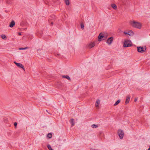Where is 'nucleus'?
Returning <instances> with one entry per match:
<instances>
[{"label":"nucleus","instance_id":"1","mask_svg":"<svg viewBox=\"0 0 150 150\" xmlns=\"http://www.w3.org/2000/svg\"><path fill=\"white\" fill-rule=\"evenodd\" d=\"M131 24L132 26L134 28H135L140 29L142 27L141 24L138 22H137L135 21H131Z\"/></svg>","mask_w":150,"mask_h":150},{"label":"nucleus","instance_id":"2","mask_svg":"<svg viewBox=\"0 0 150 150\" xmlns=\"http://www.w3.org/2000/svg\"><path fill=\"white\" fill-rule=\"evenodd\" d=\"M132 46V43L130 40H125L123 42V47H130Z\"/></svg>","mask_w":150,"mask_h":150},{"label":"nucleus","instance_id":"3","mask_svg":"<svg viewBox=\"0 0 150 150\" xmlns=\"http://www.w3.org/2000/svg\"><path fill=\"white\" fill-rule=\"evenodd\" d=\"M146 46H144V47L141 46L137 47V50L139 52H144L146 51Z\"/></svg>","mask_w":150,"mask_h":150},{"label":"nucleus","instance_id":"4","mask_svg":"<svg viewBox=\"0 0 150 150\" xmlns=\"http://www.w3.org/2000/svg\"><path fill=\"white\" fill-rule=\"evenodd\" d=\"M118 134L121 139H122L123 138L124 135V132L121 129H119L117 131Z\"/></svg>","mask_w":150,"mask_h":150},{"label":"nucleus","instance_id":"5","mask_svg":"<svg viewBox=\"0 0 150 150\" xmlns=\"http://www.w3.org/2000/svg\"><path fill=\"white\" fill-rule=\"evenodd\" d=\"M14 63L19 68H22L24 71H25L24 67L21 64L17 63L16 62H14Z\"/></svg>","mask_w":150,"mask_h":150},{"label":"nucleus","instance_id":"6","mask_svg":"<svg viewBox=\"0 0 150 150\" xmlns=\"http://www.w3.org/2000/svg\"><path fill=\"white\" fill-rule=\"evenodd\" d=\"M125 35H128L130 36H132L134 35V33L132 30L129 31L127 32L124 31L123 33Z\"/></svg>","mask_w":150,"mask_h":150},{"label":"nucleus","instance_id":"7","mask_svg":"<svg viewBox=\"0 0 150 150\" xmlns=\"http://www.w3.org/2000/svg\"><path fill=\"white\" fill-rule=\"evenodd\" d=\"M113 38L112 37H110L106 41V42L108 43L109 45H110L112 43L113 41Z\"/></svg>","mask_w":150,"mask_h":150},{"label":"nucleus","instance_id":"8","mask_svg":"<svg viewBox=\"0 0 150 150\" xmlns=\"http://www.w3.org/2000/svg\"><path fill=\"white\" fill-rule=\"evenodd\" d=\"M104 37V35L102 33H100L99 34L98 37V41H100L102 40V38Z\"/></svg>","mask_w":150,"mask_h":150},{"label":"nucleus","instance_id":"9","mask_svg":"<svg viewBox=\"0 0 150 150\" xmlns=\"http://www.w3.org/2000/svg\"><path fill=\"white\" fill-rule=\"evenodd\" d=\"M95 45V43L94 42H93L88 45V47L89 48H91L93 47Z\"/></svg>","mask_w":150,"mask_h":150},{"label":"nucleus","instance_id":"10","mask_svg":"<svg viewBox=\"0 0 150 150\" xmlns=\"http://www.w3.org/2000/svg\"><path fill=\"white\" fill-rule=\"evenodd\" d=\"M15 24V21L13 20L10 23L9 26L11 28L13 27Z\"/></svg>","mask_w":150,"mask_h":150},{"label":"nucleus","instance_id":"11","mask_svg":"<svg viewBox=\"0 0 150 150\" xmlns=\"http://www.w3.org/2000/svg\"><path fill=\"white\" fill-rule=\"evenodd\" d=\"M130 99V97L129 96H128L126 97V101L125 102V104H127L129 102Z\"/></svg>","mask_w":150,"mask_h":150},{"label":"nucleus","instance_id":"12","mask_svg":"<svg viewBox=\"0 0 150 150\" xmlns=\"http://www.w3.org/2000/svg\"><path fill=\"white\" fill-rule=\"evenodd\" d=\"M70 122L71 124V127H72L74 125V121L73 119H71L70 120Z\"/></svg>","mask_w":150,"mask_h":150},{"label":"nucleus","instance_id":"13","mask_svg":"<svg viewBox=\"0 0 150 150\" xmlns=\"http://www.w3.org/2000/svg\"><path fill=\"white\" fill-rule=\"evenodd\" d=\"M62 78H66L69 81L71 80V79L69 76L62 75Z\"/></svg>","mask_w":150,"mask_h":150},{"label":"nucleus","instance_id":"14","mask_svg":"<svg viewBox=\"0 0 150 150\" xmlns=\"http://www.w3.org/2000/svg\"><path fill=\"white\" fill-rule=\"evenodd\" d=\"M100 103V100H96V107L99 106Z\"/></svg>","mask_w":150,"mask_h":150},{"label":"nucleus","instance_id":"15","mask_svg":"<svg viewBox=\"0 0 150 150\" xmlns=\"http://www.w3.org/2000/svg\"><path fill=\"white\" fill-rule=\"evenodd\" d=\"M120 102V100H117L115 103L114 104V106H116V105H117Z\"/></svg>","mask_w":150,"mask_h":150},{"label":"nucleus","instance_id":"16","mask_svg":"<svg viewBox=\"0 0 150 150\" xmlns=\"http://www.w3.org/2000/svg\"><path fill=\"white\" fill-rule=\"evenodd\" d=\"M111 6L112 7V8L113 9H116L117 8V6L115 4H112V5H111Z\"/></svg>","mask_w":150,"mask_h":150},{"label":"nucleus","instance_id":"17","mask_svg":"<svg viewBox=\"0 0 150 150\" xmlns=\"http://www.w3.org/2000/svg\"><path fill=\"white\" fill-rule=\"evenodd\" d=\"M47 137L49 138L50 139L52 137V134L51 133H50L48 134Z\"/></svg>","mask_w":150,"mask_h":150},{"label":"nucleus","instance_id":"18","mask_svg":"<svg viewBox=\"0 0 150 150\" xmlns=\"http://www.w3.org/2000/svg\"><path fill=\"white\" fill-rule=\"evenodd\" d=\"M65 3L67 5H69V0H64Z\"/></svg>","mask_w":150,"mask_h":150},{"label":"nucleus","instance_id":"19","mask_svg":"<svg viewBox=\"0 0 150 150\" xmlns=\"http://www.w3.org/2000/svg\"><path fill=\"white\" fill-rule=\"evenodd\" d=\"M47 146L49 150H53V149L52 148L51 146L50 145L48 144Z\"/></svg>","mask_w":150,"mask_h":150},{"label":"nucleus","instance_id":"20","mask_svg":"<svg viewBox=\"0 0 150 150\" xmlns=\"http://www.w3.org/2000/svg\"><path fill=\"white\" fill-rule=\"evenodd\" d=\"M1 37L2 38L4 39H6V37L4 35H2L1 36Z\"/></svg>","mask_w":150,"mask_h":150},{"label":"nucleus","instance_id":"21","mask_svg":"<svg viewBox=\"0 0 150 150\" xmlns=\"http://www.w3.org/2000/svg\"><path fill=\"white\" fill-rule=\"evenodd\" d=\"M29 47H26L24 48H21L19 49V50H26V49L29 48Z\"/></svg>","mask_w":150,"mask_h":150},{"label":"nucleus","instance_id":"22","mask_svg":"<svg viewBox=\"0 0 150 150\" xmlns=\"http://www.w3.org/2000/svg\"><path fill=\"white\" fill-rule=\"evenodd\" d=\"M81 26L82 29H83L84 28V26L83 23H81Z\"/></svg>","mask_w":150,"mask_h":150},{"label":"nucleus","instance_id":"23","mask_svg":"<svg viewBox=\"0 0 150 150\" xmlns=\"http://www.w3.org/2000/svg\"><path fill=\"white\" fill-rule=\"evenodd\" d=\"M98 127L97 125H96L95 124H93L92 125V127L93 128H97Z\"/></svg>","mask_w":150,"mask_h":150},{"label":"nucleus","instance_id":"24","mask_svg":"<svg viewBox=\"0 0 150 150\" xmlns=\"http://www.w3.org/2000/svg\"><path fill=\"white\" fill-rule=\"evenodd\" d=\"M25 24V23L23 21H22L20 23V25L22 26H23Z\"/></svg>","mask_w":150,"mask_h":150},{"label":"nucleus","instance_id":"25","mask_svg":"<svg viewBox=\"0 0 150 150\" xmlns=\"http://www.w3.org/2000/svg\"><path fill=\"white\" fill-rule=\"evenodd\" d=\"M4 122L6 123L8 122V120L6 118H4Z\"/></svg>","mask_w":150,"mask_h":150},{"label":"nucleus","instance_id":"26","mask_svg":"<svg viewBox=\"0 0 150 150\" xmlns=\"http://www.w3.org/2000/svg\"><path fill=\"white\" fill-rule=\"evenodd\" d=\"M17 125V123L16 122H15L14 123V125L15 126V127L16 128V127Z\"/></svg>","mask_w":150,"mask_h":150},{"label":"nucleus","instance_id":"27","mask_svg":"<svg viewBox=\"0 0 150 150\" xmlns=\"http://www.w3.org/2000/svg\"><path fill=\"white\" fill-rule=\"evenodd\" d=\"M51 18H55V16L54 15H52L50 17Z\"/></svg>","mask_w":150,"mask_h":150},{"label":"nucleus","instance_id":"28","mask_svg":"<svg viewBox=\"0 0 150 150\" xmlns=\"http://www.w3.org/2000/svg\"><path fill=\"white\" fill-rule=\"evenodd\" d=\"M53 21H52L51 23V24L50 25H51V26H52V25H53Z\"/></svg>","mask_w":150,"mask_h":150},{"label":"nucleus","instance_id":"29","mask_svg":"<svg viewBox=\"0 0 150 150\" xmlns=\"http://www.w3.org/2000/svg\"><path fill=\"white\" fill-rule=\"evenodd\" d=\"M137 98H135V99H134V101L135 102H136V101H137Z\"/></svg>","mask_w":150,"mask_h":150},{"label":"nucleus","instance_id":"30","mask_svg":"<svg viewBox=\"0 0 150 150\" xmlns=\"http://www.w3.org/2000/svg\"><path fill=\"white\" fill-rule=\"evenodd\" d=\"M18 34L19 35H21V33H20V32L18 33Z\"/></svg>","mask_w":150,"mask_h":150},{"label":"nucleus","instance_id":"31","mask_svg":"<svg viewBox=\"0 0 150 150\" xmlns=\"http://www.w3.org/2000/svg\"><path fill=\"white\" fill-rule=\"evenodd\" d=\"M148 150H150V146H149V148L148 149Z\"/></svg>","mask_w":150,"mask_h":150},{"label":"nucleus","instance_id":"32","mask_svg":"<svg viewBox=\"0 0 150 150\" xmlns=\"http://www.w3.org/2000/svg\"><path fill=\"white\" fill-rule=\"evenodd\" d=\"M50 20H52V19L50 18V19L49 20V22H50Z\"/></svg>","mask_w":150,"mask_h":150},{"label":"nucleus","instance_id":"33","mask_svg":"<svg viewBox=\"0 0 150 150\" xmlns=\"http://www.w3.org/2000/svg\"><path fill=\"white\" fill-rule=\"evenodd\" d=\"M57 55H58V56H59V55H60V54H57Z\"/></svg>","mask_w":150,"mask_h":150},{"label":"nucleus","instance_id":"34","mask_svg":"<svg viewBox=\"0 0 150 150\" xmlns=\"http://www.w3.org/2000/svg\"><path fill=\"white\" fill-rule=\"evenodd\" d=\"M46 111H47V110H46Z\"/></svg>","mask_w":150,"mask_h":150}]
</instances>
